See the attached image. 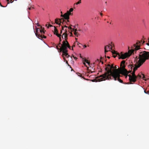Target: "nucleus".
Instances as JSON below:
<instances>
[{"mask_svg": "<svg viewBox=\"0 0 149 149\" xmlns=\"http://www.w3.org/2000/svg\"><path fill=\"white\" fill-rule=\"evenodd\" d=\"M54 34L56 35V36H57L58 37H60V34H59L58 33V31L57 29L56 28V26H54Z\"/></svg>", "mask_w": 149, "mask_h": 149, "instance_id": "nucleus-12", "label": "nucleus"}, {"mask_svg": "<svg viewBox=\"0 0 149 149\" xmlns=\"http://www.w3.org/2000/svg\"><path fill=\"white\" fill-rule=\"evenodd\" d=\"M142 75H143V77H144V75L143 74H142Z\"/></svg>", "mask_w": 149, "mask_h": 149, "instance_id": "nucleus-54", "label": "nucleus"}, {"mask_svg": "<svg viewBox=\"0 0 149 149\" xmlns=\"http://www.w3.org/2000/svg\"><path fill=\"white\" fill-rule=\"evenodd\" d=\"M7 2V4H8L10 3V1L9 0H6Z\"/></svg>", "mask_w": 149, "mask_h": 149, "instance_id": "nucleus-30", "label": "nucleus"}, {"mask_svg": "<svg viewBox=\"0 0 149 149\" xmlns=\"http://www.w3.org/2000/svg\"><path fill=\"white\" fill-rule=\"evenodd\" d=\"M144 93H146V92L145 91H144Z\"/></svg>", "mask_w": 149, "mask_h": 149, "instance_id": "nucleus-53", "label": "nucleus"}, {"mask_svg": "<svg viewBox=\"0 0 149 149\" xmlns=\"http://www.w3.org/2000/svg\"><path fill=\"white\" fill-rule=\"evenodd\" d=\"M112 46L111 45H107L104 47V52L105 54L107 52L110 51V49L112 50Z\"/></svg>", "mask_w": 149, "mask_h": 149, "instance_id": "nucleus-8", "label": "nucleus"}, {"mask_svg": "<svg viewBox=\"0 0 149 149\" xmlns=\"http://www.w3.org/2000/svg\"><path fill=\"white\" fill-rule=\"evenodd\" d=\"M107 58H110V57L109 56H107Z\"/></svg>", "mask_w": 149, "mask_h": 149, "instance_id": "nucleus-48", "label": "nucleus"}, {"mask_svg": "<svg viewBox=\"0 0 149 149\" xmlns=\"http://www.w3.org/2000/svg\"><path fill=\"white\" fill-rule=\"evenodd\" d=\"M36 25H37V26H40V25H39L38 24V23H37V24H36Z\"/></svg>", "mask_w": 149, "mask_h": 149, "instance_id": "nucleus-40", "label": "nucleus"}, {"mask_svg": "<svg viewBox=\"0 0 149 149\" xmlns=\"http://www.w3.org/2000/svg\"><path fill=\"white\" fill-rule=\"evenodd\" d=\"M111 52L112 53V54H113V57L115 58L116 56L117 55H116V53L117 52H116L115 51H111Z\"/></svg>", "mask_w": 149, "mask_h": 149, "instance_id": "nucleus-15", "label": "nucleus"}, {"mask_svg": "<svg viewBox=\"0 0 149 149\" xmlns=\"http://www.w3.org/2000/svg\"><path fill=\"white\" fill-rule=\"evenodd\" d=\"M82 61L84 62H86V63H88V65L90 64V62H89L88 60L86 59L85 58H82Z\"/></svg>", "mask_w": 149, "mask_h": 149, "instance_id": "nucleus-17", "label": "nucleus"}, {"mask_svg": "<svg viewBox=\"0 0 149 149\" xmlns=\"http://www.w3.org/2000/svg\"><path fill=\"white\" fill-rule=\"evenodd\" d=\"M0 6H1V7H5V6H2V4H1V3L0 2Z\"/></svg>", "mask_w": 149, "mask_h": 149, "instance_id": "nucleus-35", "label": "nucleus"}, {"mask_svg": "<svg viewBox=\"0 0 149 149\" xmlns=\"http://www.w3.org/2000/svg\"><path fill=\"white\" fill-rule=\"evenodd\" d=\"M76 42H77V45H79V44H80V45H81V43H79L78 42H77V41H76Z\"/></svg>", "mask_w": 149, "mask_h": 149, "instance_id": "nucleus-36", "label": "nucleus"}, {"mask_svg": "<svg viewBox=\"0 0 149 149\" xmlns=\"http://www.w3.org/2000/svg\"><path fill=\"white\" fill-rule=\"evenodd\" d=\"M56 48L57 49H58V50L59 49V50H60V48H58V46H56Z\"/></svg>", "mask_w": 149, "mask_h": 149, "instance_id": "nucleus-33", "label": "nucleus"}, {"mask_svg": "<svg viewBox=\"0 0 149 149\" xmlns=\"http://www.w3.org/2000/svg\"><path fill=\"white\" fill-rule=\"evenodd\" d=\"M83 46H84V48H85L86 47V46L85 45H84Z\"/></svg>", "mask_w": 149, "mask_h": 149, "instance_id": "nucleus-45", "label": "nucleus"}, {"mask_svg": "<svg viewBox=\"0 0 149 149\" xmlns=\"http://www.w3.org/2000/svg\"><path fill=\"white\" fill-rule=\"evenodd\" d=\"M39 29L38 28H36V30L35 34L36 36L38 38H42L41 36V34H38V31Z\"/></svg>", "mask_w": 149, "mask_h": 149, "instance_id": "nucleus-11", "label": "nucleus"}, {"mask_svg": "<svg viewBox=\"0 0 149 149\" xmlns=\"http://www.w3.org/2000/svg\"><path fill=\"white\" fill-rule=\"evenodd\" d=\"M73 10V9L72 8H70L69 11H67V12H68L69 13H71V12H72Z\"/></svg>", "mask_w": 149, "mask_h": 149, "instance_id": "nucleus-20", "label": "nucleus"}, {"mask_svg": "<svg viewBox=\"0 0 149 149\" xmlns=\"http://www.w3.org/2000/svg\"><path fill=\"white\" fill-rule=\"evenodd\" d=\"M64 26V28L65 27H66V28H68V26L65 25V26Z\"/></svg>", "mask_w": 149, "mask_h": 149, "instance_id": "nucleus-46", "label": "nucleus"}, {"mask_svg": "<svg viewBox=\"0 0 149 149\" xmlns=\"http://www.w3.org/2000/svg\"><path fill=\"white\" fill-rule=\"evenodd\" d=\"M61 34H60V37H58L59 38V39H60V42L61 41Z\"/></svg>", "mask_w": 149, "mask_h": 149, "instance_id": "nucleus-31", "label": "nucleus"}, {"mask_svg": "<svg viewBox=\"0 0 149 149\" xmlns=\"http://www.w3.org/2000/svg\"><path fill=\"white\" fill-rule=\"evenodd\" d=\"M70 36H72V33L71 32H70Z\"/></svg>", "mask_w": 149, "mask_h": 149, "instance_id": "nucleus-38", "label": "nucleus"}, {"mask_svg": "<svg viewBox=\"0 0 149 149\" xmlns=\"http://www.w3.org/2000/svg\"><path fill=\"white\" fill-rule=\"evenodd\" d=\"M146 94H149V91H148L147 92H146Z\"/></svg>", "mask_w": 149, "mask_h": 149, "instance_id": "nucleus-37", "label": "nucleus"}, {"mask_svg": "<svg viewBox=\"0 0 149 149\" xmlns=\"http://www.w3.org/2000/svg\"><path fill=\"white\" fill-rule=\"evenodd\" d=\"M41 29L40 30V32L41 34V36L42 38H40V39H41L42 38H46V37L43 35V34L45 33V31H44V28H42V26H41Z\"/></svg>", "mask_w": 149, "mask_h": 149, "instance_id": "nucleus-9", "label": "nucleus"}, {"mask_svg": "<svg viewBox=\"0 0 149 149\" xmlns=\"http://www.w3.org/2000/svg\"><path fill=\"white\" fill-rule=\"evenodd\" d=\"M77 31V29H73L72 31H74V34L77 37H78L80 35V34L78 33Z\"/></svg>", "mask_w": 149, "mask_h": 149, "instance_id": "nucleus-13", "label": "nucleus"}, {"mask_svg": "<svg viewBox=\"0 0 149 149\" xmlns=\"http://www.w3.org/2000/svg\"><path fill=\"white\" fill-rule=\"evenodd\" d=\"M144 42H145V41H143V43H144Z\"/></svg>", "mask_w": 149, "mask_h": 149, "instance_id": "nucleus-57", "label": "nucleus"}, {"mask_svg": "<svg viewBox=\"0 0 149 149\" xmlns=\"http://www.w3.org/2000/svg\"><path fill=\"white\" fill-rule=\"evenodd\" d=\"M143 52L145 54V55L147 57H148V58L149 57V52L146 51H144Z\"/></svg>", "mask_w": 149, "mask_h": 149, "instance_id": "nucleus-16", "label": "nucleus"}, {"mask_svg": "<svg viewBox=\"0 0 149 149\" xmlns=\"http://www.w3.org/2000/svg\"><path fill=\"white\" fill-rule=\"evenodd\" d=\"M83 64H84V65H85V66L86 65V64H85V63H84H84H83Z\"/></svg>", "mask_w": 149, "mask_h": 149, "instance_id": "nucleus-50", "label": "nucleus"}, {"mask_svg": "<svg viewBox=\"0 0 149 149\" xmlns=\"http://www.w3.org/2000/svg\"><path fill=\"white\" fill-rule=\"evenodd\" d=\"M101 61V60H99L97 59L95 61V63H94V64H97V63H99Z\"/></svg>", "mask_w": 149, "mask_h": 149, "instance_id": "nucleus-18", "label": "nucleus"}, {"mask_svg": "<svg viewBox=\"0 0 149 149\" xmlns=\"http://www.w3.org/2000/svg\"><path fill=\"white\" fill-rule=\"evenodd\" d=\"M114 68L113 64H112L111 65V68H108V67H106L105 68V70L106 71V72H107L108 70H112V69Z\"/></svg>", "mask_w": 149, "mask_h": 149, "instance_id": "nucleus-14", "label": "nucleus"}, {"mask_svg": "<svg viewBox=\"0 0 149 149\" xmlns=\"http://www.w3.org/2000/svg\"><path fill=\"white\" fill-rule=\"evenodd\" d=\"M64 21V20L63 18H61V19L56 18L55 19V22L57 24H59V25H61V22L62 21Z\"/></svg>", "mask_w": 149, "mask_h": 149, "instance_id": "nucleus-10", "label": "nucleus"}, {"mask_svg": "<svg viewBox=\"0 0 149 149\" xmlns=\"http://www.w3.org/2000/svg\"><path fill=\"white\" fill-rule=\"evenodd\" d=\"M80 58H82V56H81V54H80Z\"/></svg>", "mask_w": 149, "mask_h": 149, "instance_id": "nucleus-49", "label": "nucleus"}, {"mask_svg": "<svg viewBox=\"0 0 149 149\" xmlns=\"http://www.w3.org/2000/svg\"><path fill=\"white\" fill-rule=\"evenodd\" d=\"M100 14L101 16H102L103 15V14L102 13H100Z\"/></svg>", "mask_w": 149, "mask_h": 149, "instance_id": "nucleus-41", "label": "nucleus"}, {"mask_svg": "<svg viewBox=\"0 0 149 149\" xmlns=\"http://www.w3.org/2000/svg\"><path fill=\"white\" fill-rule=\"evenodd\" d=\"M49 26H50V27H51V26H53L52 25H51V24H49Z\"/></svg>", "mask_w": 149, "mask_h": 149, "instance_id": "nucleus-44", "label": "nucleus"}, {"mask_svg": "<svg viewBox=\"0 0 149 149\" xmlns=\"http://www.w3.org/2000/svg\"><path fill=\"white\" fill-rule=\"evenodd\" d=\"M134 52V50L131 49L129 50L128 52L125 53L123 54L122 52H121L120 53H117L116 55H118L119 59L121 58L123 59L126 58L130 56Z\"/></svg>", "mask_w": 149, "mask_h": 149, "instance_id": "nucleus-4", "label": "nucleus"}, {"mask_svg": "<svg viewBox=\"0 0 149 149\" xmlns=\"http://www.w3.org/2000/svg\"><path fill=\"white\" fill-rule=\"evenodd\" d=\"M145 54L143 52H139V56L138 57H136V59L137 61L138 59H139L138 61L136 62L137 65L136 64L133 65H129V68H130L131 70H132V68L134 67L133 68V71L131 73L132 76L135 77L136 76L135 74V71L137 70V68H139L146 61V59H148V57L147 58ZM130 70H129V71Z\"/></svg>", "mask_w": 149, "mask_h": 149, "instance_id": "nucleus-2", "label": "nucleus"}, {"mask_svg": "<svg viewBox=\"0 0 149 149\" xmlns=\"http://www.w3.org/2000/svg\"><path fill=\"white\" fill-rule=\"evenodd\" d=\"M13 2V1L12 0H10V3H12Z\"/></svg>", "mask_w": 149, "mask_h": 149, "instance_id": "nucleus-34", "label": "nucleus"}, {"mask_svg": "<svg viewBox=\"0 0 149 149\" xmlns=\"http://www.w3.org/2000/svg\"><path fill=\"white\" fill-rule=\"evenodd\" d=\"M68 29H71V30H72V29H72V28L71 27V26H69V27H68Z\"/></svg>", "mask_w": 149, "mask_h": 149, "instance_id": "nucleus-25", "label": "nucleus"}, {"mask_svg": "<svg viewBox=\"0 0 149 149\" xmlns=\"http://www.w3.org/2000/svg\"><path fill=\"white\" fill-rule=\"evenodd\" d=\"M32 8L33 9V7H29V8H28L29 9V10H31Z\"/></svg>", "mask_w": 149, "mask_h": 149, "instance_id": "nucleus-29", "label": "nucleus"}, {"mask_svg": "<svg viewBox=\"0 0 149 149\" xmlns=\"http://www.w3.org/2000/svg\"><path fill=\"white\" fill-rule=\"evenodd\" d=\"M70 15H72V13H69L68 12H67L66 13H65L64 15L61 14V16L63 17L65 19H67V22H69V20L68 19H69V16Z\"/></svg>", "mask_w": 149, "mask_h": 149, "instance_id": "nucleus-6", "label": "nucleus"}, {"mask_svg": "<svg viewBox=\"0 0 149 149\" xmlns=\"http://www.w3.org/2000/svg\"><path fill=\"white\" fill-rule=\"evenodd\" d=\"M75 47V45H73L72 46V49H73V48L74 47Z\"/></svg>", "mask_w": 149, "mask_h": 149, "instance_id": "nucleus-39", "label": "nucleus"}, {"mask_svg": "<svg viewBox=\"0 0 149 149\" xmlns=\"http://www.w3.org/2000/svg\"><path fill=\"white\" fill-rule=\"evenodd\" d=\"M79 1H81V0H79Z\"/></svg>", "mask_w": 149, "mask_h": 149, "instance_id": "nucleus-60", "label": "nucleus"}, {"mask_svg": "<svg viewBox=\"0 0 149 149\" xmlns=\"http://www.w3.org/2000/svg\"><path fill=\"white\" fill-rule=\"evenodd\" d=\"M61 14H62V12L61 11Z\"/></svg>", "mask_w": 149, "mask_h": 149, "instance_id": "nucleus-56", "label": "nucleus"}, {"mask_svg": "<svg viewBox=\"0 0 149 149\" xmlns=\"http://www.w3.org/2000/svg\"><path fill=\"white\" fill-rule=\"evenodd\" d=\"M64 39L65 40H63V41H67L68 37L65 38H64Z\"/></svg>", "mask_w": 149, "mask_h": 149, "instance_id": "nucleus-23", "label": "nucleus"}, {"mask_svg": "<svg viewBox=\"0 0 149 149\" xmlns=\"http://www.w3.org/2000/svg\"><path fill=\"white\" fill-rule=\"evenodd\" d=\"M107 67H108V68H111V65H110V64H108L107 65Z\"/></svg>", "mask_w": 149, "mask_h": 149, "instance_id": "nucleus-26", "label": "nucleus"}, {"mask_svg": "<svg viewBox=\"0 0 149 149\" xmlns=\"http://www.w3.org/2000/svg\"><path fill=\"white\" fill-rule=\"evenodd\" d=\"M59 45H61V46H59V47H60V50L61 52H62L63 54L67 57L68 58L70 56V55L67 53L68 48L70 49H71L68 41H63L62 44L60 42Z\"/></svg>", "mask_w": 149, "mask_h": 149, "instance_id": "nucleus-3", "label": "nucleus"}, {"mask_svg": "<svg viewBox=\"0 0 149 149\" xmlns=\"http://www.w3.org/2000/svg\"><path fill=\"white\" fill-rule=\"evenodd\" d=\"M104 58H103L102 57H100V59H101V62H102V64H103V61H102V59H103Z\"/></svg>", "mask_w": 149, "mask_h": 149, "instance_id": "nucleus-28", "label": "nucleus"}, {"mask_svg": "<svg viewBox=\"0 0 149 149\" xmlns=\"http://www.w3.org/2000/svg\"><path fill=\"white\" fill-rule=\"evenodd\" d=\"M62 55H63V59H64V61H66V63L69 66V64H68V61H67V60H65V56H65V55H63V54H62Z\"/></svg>", "mask_w": 149, "mask_h": 149, "instance_id": "nucleus-19", "label": "nucleus"}, {"mask_svg": "<svg viewBox=\"0 0 149 149\" xmlns=\"http://www.w3.org/2000/svg\"><path fill=\"white\" fill-rule=\"evenodd\" d=\"M62 38L63 39H64V37H63V34L62 35Z\"/></svg>", "mask_w": 149, "mask_h": 149, "instance_id": "nucleus-47", "label": "nucleus"}, {"mask_svg": "<svg viewBox=\"0 0 149 149\" xmlns=\"http://www.w3.org/2000/svg\"><path fill=\"white\" fill-rule=\"evenodd\" d=\"M67 30L66 29H65V32L63 33V34H67Z\"/></svg>", "mask_w": 149, "mask_h": 149, "instance_id": "nucleus-24", "label": "nucleus"}, {"mask_svg": "<svg viewBox=\"0 0 149 149\" xmlns=\"http://www.w3.org/2000/svg\"><path fill=\"white\" fill-rule=\"evenodd\" d=\"M81 31V30L80 29H79V30H77V31Z\"/></svg>", "mask_w": 149, "mask_h": 149, "instance_id": "nucleus-52", "label": "nucleus"}, {"mask_svg": "<svg viewBox=\"0 0 149 149\" xmlns=\"http://www.w3.org/2000/svg\"><path fill=\"white\" fill-rule=\"evenodd\" d=\"M47 26V24H46V26Z\"/></svg>", "mask_w": 149, "mask_h": 149, "instance_id": "nucleus-58", "label": "nucleus"}, {"mask_svg": "<svg viewBox=\"0 0 149 149\" xmlns=\"http://www.w3.org/2000/svg\"><path fill=\"white\" fill-rule=\"evenodd\" d=\"M136 77H137V78H140L141 77V75L139 74L137 76H136Z\"/></svg>", "mask_w": 149, "mask_h": 149, "instance_id": "nucleus-22", "label": "nucleus"}, {"mask_svg": "<svg viewBox=\"0 0 149 149\" xmlns=\"http://www.w3.org/2000/svg\"><path fill=\"white\" fill-rule=\"evenodd\" d=\"M73 56V57L74 58L75 60H76V59H77V58H76V57H74V56L73 55V56Z\"/></svg>", "mask_w": 149, "mask_h": 149, "instance_id": "nucleus-32", "label": "nucleus"}, {"mask_svg": "<svg viewBox=\"0 0 149 149\" xmlns=\"http://www.w3.org/2000/svg\"><path fill=\"white\" fill-rule=\"evenodd\" d=\"M72 26V25H70V26Z\"/></svg>", "mask_w": 149, "mask_h": 149, "instance_id": "nucleus-59", "label": "nucleus"}, {"mask_svg": "<svg viewBox=\"0 0 149 149\" xmlns=\"http://www.w3.org/2000/svg\"><path fill=\"white\" fill-rule=\"evenodd\" d=\"M64 26H62V30H64Z\"/></svg>", "mask_w": 149, "mask_h": 149, "instance_id": "nucleus-43", "label": "nucleus"}, {"mask_svg": "<svg viewBox=\"0 0 149 149\" xmlns=\"http://www.w3.org/2000/svg\"><path fill=\"white\" fill-rule=\"evenodd\" d=\"M81 3V1H79L78 2H77L76 3V4L77 5H78V4H79L80 3Z\"/></svg>", "mask_w": 149, "mask_h": 149, "instance_id": "nucleus-27", "label": "nucleus"}, {"mask_svg": "<svg viewBox=\"0 0 149 149\" xmlns=\"http://www.w3.org/2000/svg\"><path fill=\"white\" fill-rule=\"evenodd\" d=\"M148 42H149V40H148ZM146 45L148 46H149V42L147 43Z\"/></svg>", "mask_w": 149, "mask_h": 149, "instance_id": "nucleus-42", "label": "nucleus"}, {"mask_svg": "<svg viewBox=\"0 0 149 149\" xmlns=\"http://www.w3.org/2000/svg\"><path fill=\"white\" fill-rule=\"evenodd\" d=\"M75 39H76V40H77V38H75Z\"/></svg>", "mask_w": 149, "mask_h": 149, "instance_id": "nucleus-55", "label": "nucleus"}, {"mask_svg": "<svg viewBox=\"0 0 149 149\" xmlns=\"http://www.w3.org/2000/svg\"><path fill=\"white\" fill-rule=\"evenodd\" d=\"M62 30H61V32H60L61 34V33H62Z\"/></svg>", "mask_w": 149, "mask_h": 149, "instance_id": "nucleus-51", "label": "nucleus"}, {"mask_svg": "<svg viewBox=\"0 0 149 149\" xmlns=\"http://www.w3.org/2000/svg\"><path fill=\"white\" fill-rule=\"evenodd\" d=\"M142 41H141V42L139 41H138L136 44H134L133 46L134 47H135V48L134 49H132L134 50V52L135 51V53H136V51L140 49V46L139 45V44Z\"/></svg>", "mask_w": 149, "mask_h": 149, "instance_id": "nucleus-7", "label": "nucleus"}, {"mask_svg": "<svg viewBox=\"0 0 149 149\" xmlns=\"http://www.w3.org/2000/svg\"><path fill=\"white\" fill-rule=\"evenodd\" d=\"M125 60H123L121 62L120 64V68L117 69L118 66L115 65L114 66L112 70H108L104 74L101 75L100 77H102L100 79H101V81L105 80L106 79H113L115 81L117 80L120 82L123 83V81L120 78V74L125 75L131 72V70L128 71L125 69Z\"/></svg>", "mask_w": 149, "mask_h": 149, "instance_id": "nucleus-1", "label": "nucleus"}, {"mask_svg": "<svg viewBox=\"0 0 149 149\" xmlns=\"http://www.w3.org/2000/svg\"><path fill=\"white\" fill-rule=\"evenodd\" d=\"M63 36H64V38H67L68 37V34H63Z\"/></svg>", "mask_w": 149, "mask_h": 149, "instance_id": "nucleus-21", "label": "nucleus"}, {"mask_svg": "<svg viewBox=\"0 0 149 149\" xmlns=\"http://www.w3.org/2000/svg\"><path fill=\"white\" fill-rule=\"evenodd\" d=\"M128 73L124 75L125 76V78H126L127 76L129 77V80L130 82H135L136 81V79H137V77L136 76H131V74H128Z\"/></svg>", "mask_w": 149, "mask_h": 149, "instance_id": "nucleus-5", "label": "nucleus"}]
</instances>
